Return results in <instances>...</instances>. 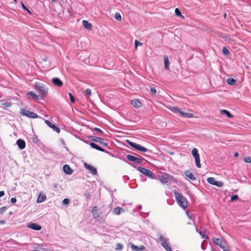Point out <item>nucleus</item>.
Wrapping results in <instances>:
<instances>
[{
    "label": "nucleus",
    "mask_w": 251,
    "mask_h": 251,
    "mask_svg": "<svg viewBox=\"0 0 251 251\" xmlns=\"http://www.w3.org/2000/svg\"><path fill=\"white\" fill-rule=\"evenodd\" d=\"M244 160L245 162L250 163L251 162V157L249 156L246 157L244 158Z\"/></svg>",
    "instance_id": "nucleus-41"
},
{
    "label": "nucleus",
    "mask_w": 251,
    "mask_h": 251,
    "mask_svg": "<svg viewBox=\"0 0 251 251\" xmlns=\"http://www.w3.org/2000/svg\"><path fill=\"white\" fill-rule=\"evenodd\" d=\"M223 52L225 55H228L230 54L229 51L226 47L223 48Z\"/></svg>",
    "instance_id": "nucleus-34"
},
{
    "label": "nucleus",
    "mask_w": 251,
    "mask_h": 251,
    "mask_svg": "<svg viewBox=\"0 0 251 251\" xmlns=\"http://www.w3.org/2000/svg\"><path fill=\"white\" fill-rule=\"evenodd\" d=\"M94 130L96 131H98V132H100V133L102 132V130L101 129H100V128H97V127H95L94 128Z\"/></svg>",
    "instance_id": "nucleus-51"
},
{
    "label": "nucleus",
    "mask_w": 251,
    "mask_h": 251,
    "mask_svg": "<svg viewBox=\"0 0 251 251\" xmlns=\"http://www.w3.org/2000/svg\"><path fill=\"white\" fill-rule=\"evenodd\" d=\"M135 50H137V47L138 46H142L143 45V43L138 41L137 40H135Z\"/></svg>",
    "instance_id": "nucleus-37"
},
{
    "label": "nucleus",
    "mask_w": 251,
    "mask_h": 251,
    "mask_svg": "<svg viewBox=\"0 0 251 251\" xmlns=\"http://www.w3.org/2000/svg\"><path fill=\"white\" fill-rule=\"evenodd\" d=\"M82 24L85 28L89 29V30H91L92 29V25L91 24L89 23L87 21L83 20Z\"/></svg>",
    "instance_id": "nucleus-24"
},
{
    "label": "nucleus",
    "mask_w": 251,
    "mask_h": 251,
    "mask_svg": "<svg viewBox=\"0 0 251 251\" xmlns=\"http://www.w3.org/2000/svg\"><path fill=\"white\" fill-rule=\"evenodd\" d=\"M6 209V206H3L0 208V214H2Z\"/></svg>",
    "instance_id": "nucleus-46"
},
{
    "label": "nucleus",
    "mask_w": 251,
    "mask_h": 251,
    "mask_svg": "<svg viewBox=\"0 0 251 251\" xmlns=\"http://www.w3.org/2000/svg\"><path fill=\"white\" fill-rule=\"evenodd\" d=\"M93 141L100 143L103 146H106L107 145V143L104 142V140L100 137H96L92 139Z\"/></svg>",
    "instance_id": "nucleus-17"
},
{
    "label": "nucleus",
    "mask_w": 251,
    "mask_h": 251,
    "mask_svg": "<svg viewBox=\"0 0 251 251\" xmlns=\"http://www.w3.org/2000/svg\"><path fill=\"white\" fill-rule=\"evenodd\" d=\"M192 154L195 160L196 166L198 168H200L201 167L200 163V155L198 153V151L196 148H193L192 150Z\"/></svg>",
    "instance_id": "nucleus-6"
},
{
    "label": "nucleus",
    "mask_w": 251,
    "mask_h": 251,
    "mask_svg": "<svg viewBox=\"0 0 251 251\" xmlns=\"http://www.w3.org/2000/svg\"><path fill=\"white\" fill-rule=\"evenodd\" d=\"M27 95H30L33 99L38 100L39 99V96L36 94V93L33 91H30L27 93Z\"/></svg>",
    "instance_id": "nucleus-30"
},
{
    "label": "nucleus",
    "mask_w": 251,
    "mask_h": 251,
    "mask_svg": "<svg viewBox=\"0 0 251 251\" xmlns=\"http://www.w3.org/2000/svg\"><path fill=\"white\" fill-rule=\"evenodd\" d=\"M85 96L87 98H89L90 96L91 95V90L89 88H87L84 93Z\"/></svg>",
    "instance_id": "nucleus-33"
},
{
    "label": "nucleus",
    "mask_w": 251,
    "mask_h": 251,
    "mask_svg": "<svg viewBox=\"0 0 251 251\" xmlns=\"http://www.w3.org/2000/svg\"><path fill=\"white\" fill-rule=\"evenodd\" d=\"M151 91L152 95H155L156 93V90L154 88H151Z\"/></svg>",
    "instance_id": "nucleus-48"
},
{
    "label": "nucleus",
    "mask_w": 251,
    "mask_h": 251,
    "mask_svg": "<svg viewBox=\"0 0 251 251\" xmlns=\"http://www.w3.org/2000/svg\"><path fill=\"white\" fill-rule=\"evenodd\" d=\"M115 18L118 21H121L122 20V17L120 14L118 12H116L115 13Z\"/></svg>",
    "instance_id": "nucleus-35"
},
{
    "label": "nucleus",
    "mask_w": 251,
    "mask_h": 251,
    "mask_svg": "<svg viewBox=\"0 0 251 251\" xmlns=\"http://www.w3.org/2000/svg\"><path fill=\"white\" fill-rule=\"evenodd\" d=\"M187 224L195 226V222L193 219H191V220H190V221L187 223Z\"/></svg>",
    "instance_id": "nucleus-45"
},
{
    "label": "nucleus",
    "mask_w": 251,
    "mask_h": 251,
    "mask_svg": "<svg viewBox=\"0 0 251 251\" xmlns=\"http://www.w3.org/2000/svg\"><path fill=\"white\" fill-rule=\"evenodd\" d=\"M220 113L222 114H226V116L228 118H233L234 117L233 115H232L231 114H230L229 111H228L227 110H225V109L221 110H220Z\"/></svg>",
    "instance_id": "nucleus-28"
},
{
    "label": "nucleus",
    "mask_w": 251,
    "mask_h": 251,
    "mask_svg": "<svg viewBox=\"0 0 251 251\" xmlns=\"http://www.w3.org/2000/svg\"><path fill=\"white\" fill-rule=\"evenodd\" d=\"M46 199V196L43 194H42L40 193L38 197L37 200V202H42L45 201Z\"/></svg>",
    "instance_id": "nucleus-23"
},
{
    "label": "nucleus",
    "mask_w": 251,
    "mask_h": 251,
    "mask_svg": "<svg viewBox=\"0 0 251 251\" xmlns=\"http://www.w3.org/2000/svg\"><path fill=\"white\" fill-rule=\"evenodd\" d=\"M179 115L185 118H193L194 117V114L190 112H185L182 111L181 110L180 112Z\"/></svg>",
    "instance_id": "nucleus-20"
},
{
    "label": "nucleus",
    "mask_w": 251,
    "mask_h": 251,
    "mask_svg": "<svg viewBox=\"0 0 251 251\" xmlns=\"http://www.w3.org/2000/svg\"><path fill=\"white\" fill-rule=\"evenodd\" d=\"M223 185H224L223 182H222V181H216V182L215 184V185L217 186L218 187H222L223 186Z\"/></svg>",
    "instance_id": "nucleus-40"
},
{
    "label": "nucleus",
    "mask_w": 251,
    "mask_h": 251,
    "mask_svg": "<svg viewBox=\"0 0 251 251\" xmlns=\"http://www.w3.org/2000/svg\"><path fill=\"white\" fill-rule=\"evenodd\" d=\"M124 209L120 207H116L113 209V213L117 215H120L122 212H124Z\"/></svg>",
    "instance_id": "nucleus-22"
},
{
    "label": "nucleus",
    "mask_w": 251,
    "mask_h": 251,
    "mask_svg": "<svg viewBox=\"0 0 251 251\" xmlns=\"http://www.w3.org/2000/svg\"><path fill=\"white\" fill-rule=\"evenodd\" d=\"M91 213L94 219H98L100 216V213L99 212L98 207L97 206H94L92 207Z\"/></svg>",
    "instance_id": "nucleus-11"
},
{
    "label": "nucleus",
    "mask_w": 251,
    "mask_h": 251,
    "mask_svg": "<svg viewBox=\"0 0 251 251\" xmlns=\"http://www.w3.org/2000/svg\"><path fill=\"white\" fill-rule=\"evenodd\" d=\"M169 109L174 113H178L179 114L180 113V112L181 111V110L178 107L174 106L170 107L169 108Z\"/></svg>",
    "instance_id": "nucleus-31"
},
{
    "label": "nucleus",
    "mask_w": 251,
    "mask_h": 251,
    "mask_svg": "<svg viewBox=\"0 0 251 251\" xmlns=\"http://www.w3.org/2000/svg\"><path fill=\"white\" fill-rule=\"evenodd\" d=\"M184 175L185 176V178L188 180H194L196 178L194 176V175L193 173L190 172L189 171H186L184 172Z\"/></svg>",
    "instance_id": "nucleus-12"
},
{
    "label": "nucleus",
    "mask_w": 251,
    "mask_h": 251,
    "mask_svg": "<svg viewBox=\"0 0 251 251\" xmlns=\"http://www.w3.org/2000/svg\"><path fill=\"white\" fill-rule=\"evenodd\" d=\"M22 5L25 10L27 11L29 13L31 14V11L24 5L23 3H22Z\"/></svg>",
    "instance_id": "nucleus-44"
},
{
    "label": "nucleus",
    "mask_w": 251,
    "mask_h": 251,
    "mask_svg": "<svg viewBox=\"0 0 251 251\" xmlns=\"http://www.w3.org/2000/svg\"><path fill=\"white\" fill-rule=\"evenodd\" d=\"M53 84L57 87H61L63 85L62 81L57 77H54L52 79Z\"/></svg>",
    "instance_id": "nucleus-14"
},
{
    "label": "nucleus",
    "mask_w": 251,
    "mask_h": 251,
    "mask_svg": "<svg viewBox=\"0 0 251 251\" xmlns=\"http://www.w3.org/2000/svg\"><path fill=\"white\" fill-rule=\"evenodd\" d=\"M207 181L209 183L215 185L216 180L214 177H210L207 179Z\"/></svg>",
    "instance_id": "nucleus-32"
},
{
    "label": "nucleus",
    "mask_w": 251,
    "mask_h": 251,
    "mask_svg": "<svg viewBox=\"0 0 251 251\" xmlns=\"http://www.w3.org/2000/svg\"><path fill=\"white\" fill-rule=\"evenodd\" d=\"M57 0H51V2H56Z\"/></svg>",
    "instance_id": "nucleus-56"
},
{
    "label": "nucleus",
    "mask_w": 251,
    "mask_h": 251,
    "mask_svg": "<svg viewBox=\"0 0 251 251\" xmlns=\"http://www.w3.org/2000/svg\"><path fill=\"white\" fill-rule=\"evenodd\" d=\"M5 223V221L4 220H0V225H2Z\"/></svg>",
    "instance_id": "nucleus-54"
},
{
    "label": "nucleus",
    "mask_w": 251,
    "mask_h": 251,
    "mask_svg": "<svg viewBox=\"0 0 251 251\" xmlns=\"http://www.w3.org/2000/svg\"><path fill=\"white\" fill-rule=\"evenodd\" d=\"M131 248L133 250H135L136 251H141L144 250L145 249V247L144 246H141V247H138L134 245L133 244H131Z\"/></svg>",
    "instance_id": "nucleus-26"
},
{
    "label": "nucleus",
    "mask_w": 251,
    "mask_h": 251,
    "mask_svg": "<svg viewBox=\"0 0 251 251\" xmlns=\"http://www.w3.org/2000/svg\"><path fill=\"white\" fill-rule=\"evenodd\" d=\"M28 227L35 230H40L42 228L40 225L36 223H31L28 225Z\"/></svg>",
    "instance_id": "nucleus-16"
},
{
    "label": "nucleus",
    "mask_w": 251,
    "mask_h": 251,
    "mask_svg": "<svg viewBox=\"0 0 251 251\" xmlns=\"http://www.w3.org/2000/svg\"><path fill=\"white\" fill-rule=\"evenodd\" d=\"M164 68H165V70H168L169 69L170 62H169L168 57L167 56H165L164 57Z\"/></svg>",
    "instance_id": "nucleus-25"
},
{
    "label": "nucleus",
    "mask_w": 251,
    "mask_h": 251,
    "mask_svg": "<svg viewBox=\"0 0 251 251\" xmlns=\"http://www.w3.org/2000/svg\"><path fill=\"white\" fill-rule=\"evenodd\" d=\"M34 87L39 93L41 99L47 95L48 89L44 84L36 82L34 84Z\"/></svg>",
    "instance_id": "nucleus-3"
},
{
    "label": "nucleus",
    "mask_w": 251,
    "mask_h": 251,
    "mask_svg": "<svg viewBox=\"0 0 251 251\" xmlns=\"http://www.w3.org/2000/svg\"><path fill=\"white\" fill-rule=\"evenodd\" d=\"M2 105L4 107H9L11 105V104L10 103H9V102H6V103H4L2 104Z\"/></svg>",
    "instance_id": "nucleus-47"
},
{
    "label": "nucleus",
    "mask_w": 251,
    "mask_h": 251,
    "mask_svg": "<svg viewBox=\"0 0 251 251\" xmlns=\"http://www.w3.org/2000/svg\"><path fill=\"white\" fill-rule=\"evenodd\" d=\"M17 200H16V198H11L10 199V202L12 203H16Z\"/></svg>",
    "instance_id": "nucleus-49"
},
{
    "label": "nucleus",
    "mask_w": 251,
    "mask_h": 251,
    "mask_svg": "<svg viewBox=\"0 0 251 251\" xmlns=\"http://www.w3.org/2000/svg\"><path fill=\"white\" fill-rule=\"evenodd\" d=\"M17 144L19 148L21 150L24 149L25 147V143L24 140L22 139H18L17 141Z\"/></svg>",
    "instance_id": "nucleus-19"
},
{
    "label": "nucleus",
    "mask_w": 251,
    "mask_h": 251,
    "mask_svg": "<svg viewBox=\"0 0 251 251\" xmlns=\"http://www.w3.org/2000/svg\"><path fill=\"white\" fill-rule=\"evenodd\" d=\"M45 123L50 128H52L53 130L55 131L57 133H59L60 131V129L57 127L56 126H55L54 125L52 124L50 122L49 120H46L45 121Z\"/></svg>",
    "instance_id": "nucleus-13"
},
{
    "label": "nucleus",
    "mask_w": 251,
    "mask_h": 251,
    "mask_svg": "<svg viewBox=\"0 0 251 251\" xmlns=\"http://www.w3.org/2000/svg\"><path fill=\"white\" fill-rule=\"evenodd\" d=\"M21 115L23 116H26L29 118H38V115L32 112H30L28 110L25 109H21L20 111Z\"/></svg>",
    "instance_id": "nucleus-7"
},
{
    "label": "nucleus",
    "mask_w": 251,
    "mask_h": 251,
    "mask_svg": "<svg viewBox=\"0 0 251 251\" xmlns=\"http://www.w3.org/2000/svg\"><path fill=\"white\" fill-rule=\"evenodd\" d=\"M84 166L86 169L89 170L93 175H95L97 173L96 168L92 166L90 164H88L86 163H84Z\"/></svg>",
    "instance_id": "nucleus-10"
},
{
    "label": "nucleus",
    "mask_w": 251,
    "mask_h": 251,
    "mask_svg": "<svg viewBox=\"0 0 251 251\" xmlns=\"http://www.w3.org/2000/svg\"><path fill=\"white\" fill-rule=\"evenodd\" d=\"M239 156V153L237 152H236L234 154V156L235 157H237Z\"/></svg>",
    "instance_id": "nucleus-53"
},
{
    "label": "nucleus",
    "mask_w": 251,
    "mask_h": 251,
    "mask_svg": "<svg viewBox=\"0 0 251 251\" xmlns=\"http://www.w3.org/2000/svg\"><path fill=\"white\" fill-rule=\"evenodd\" d=\"M132 105L136 108H139L142 106V103L138 99H134L131 101Z\"/></svg>",
    "instance_id": "nucleus-21"
},
{
    "label": "nucleus",
    "mask_w": 251,
    "mask_h": 251,
    "mask_svg": "<svg viewBox=\"0 0 251 251\" xmlns=\"http://www.w3.org/2000/svg\"><path fill=\"white\" fill-rule=\"evenodd\" d=\"M69 97H70V100H71V102L72 103H74L75 102V98L73 96V95L72 94V93H69Z\"/></svg>",
    "instance_id": "nucleus-39"
},
{
    "label": "nucleus",
    "mask_w": 251,
    "mask_h": 251,
    "mask_svg": "<svg viewBox=\"0 0 251 251\" xmlns=\"http://www.w3.org/2000/svg\"><path fill=\"white\" fill-rule=\"evenodd\" d=\"M137 155L138 157H136L132 155L128 154L126 156V158L128 160L130 161L133 162L137 164H140L143 161L144 158L139 155Z\"/></svg>",
    "instance_id": "nucleus-5"
},
{
    "label": "nucleus",
    "mask_w": 251,
    "mask_h": 251,
    "mask_svg": "<svg viewBox=\"0 0 251 251\" xmlns=\"http://www.w3.org/2000/svg\"><path fill=\"white\" fill-rule=\"evenodd\" d=\"M4 192L3 191H0V197H1L4 195Z\"/></svg>",
    "instance_id": "nucleus-52"
},
{
    "label": "nucleus",
    "mask_w": 251,
    "mask_h": 251,
    "mask_svg": "<svg viewBox=\"0 0 251 251\" xmlns=\"http://www.w3.org/2000/svg\"><path fill=\"white\" fill-rule=\"evenodd\" d=\"M188 111H191V112H192V110H188Z\"/></svg>",
    "instance_id": "nucleus-59"
},
{
    "label": "nucleus",
    "mask_w": 251,
    "mask_h": 251,
    "mask_svg": "<svg viewBox=\"0 0 251 251\" xmlns=\"http://www.w3.org/2000/svg\"><path fill=\"white\" fill-rule=\"evenodd\" d=\"M174 195L178 205L184 209L187 208L188 201L186 198L176 191L174 192Z\"/></svg>",
    "instance_id": "nucleus-1"
},
{
    "label": "nucleus",
    "mask_w": 251,
    "mask_h": 251,
    "mask_svg": "<svg viewBox=\"0 0 251 251\" xmlns=\"http://www.w3.org/2000/svg\"><path fill=\"white\" fill-rule=\"evenodd\" d=\"M239 198L238 196L236 195H233L232 197H231V201H234L235 200H237Z\"/></svg>",
    "instance_id": "nucleus-43"
},
{
    "label": "nucleus",
    "mask_w": 251,
    "mask_h": 251,
    "mask_svg": "<svg viewBox=\"0 0 251 251\" xmlns=\"http://www.w3.org/2000/svg\"><path fill=\"white\" fill-rule=\"evenodd\" d=\"M138 170L143 174L151 178H153L154 177V175L153 173L149 170L141 167H139Z\"/></svg>",
    "instance_id": "nucleus-9"
},
{
    "label": "nucleus",
    "mask_w": 251,
    "mask_h": 251,
    "mask_svg": "<svg viewBox=\"0 0 251 251\" xmlns=\"http://www.w3.org/2000/svg\"><path fill=\"white\" fill-rule=\"evenodd\" d=\"M90 146L94 148V149H95L98 151H104V150L101 148L99 146L97 145V144L94 143H90L89 144Z\"/></svg>",
    "instance_id": "nucleus-27"
},
{
    "label": "nucleus",
    "mask_w": 251,
    "mask_h": 251,
    "mask_svg": "<svg viewBox=\"0 0 251 251\" xmlns=\"http://www.w3.org/2000/svg\"><path fill=\"white\" fill-rule=\"evenodd\" d=\"M15 2H17V0H14Z\"/></svg>",
    "instance_id": "nucleus-58"
},
{
    "label": "nucleus",
    "mask_w": 251,
    "mask_h": 251,
    "mask_svg": "<svg viewBox=\"0 0 251 251\" xmlns=\"http://www.w3.org/2000/svg\"><path fill=\"white\" fill-rule=\"evenodd\" d=\"M169 154H171V155H173V154H174V152H170Z\"/></svg>",
    "instance_id": "nucleus-57"
},
{
    "label": "nucleus",
    "mask_w": 251,
    "mask_h": 251,
    "mask_svg": "<svg viewBox=\"0 0 251 251\" xmlns=\"http://www.w3.org/2000/svg\"><path fill=\"white\" fill-rule=\"evenodd\" d=\"M69 202H70V200L68 199L65 198L63 200V203L64 204H68L69 203Z\"/></svg>",
    "instance_id": "nucleus-42"
},
{
    "label": "nucleus",
    "mask_w": 251,
    "mask_h": 251,
    "mask_svg": "<svg viewBox=\"0 0 251 251\" xmlns=\"http://www.w3.org/2000/svg\"><path fill=\"white\" fill-rule=\"evenodd\" d=\"M64 173L68 175H71L73 174V171L68 165H64L63 167Z\"/></svg>",
    "instance_id": "nucleus-18"
},
{
    "label": "nucleus",
    "mask_w": 251,
    "mask_h": 251,
    "mask_svg": "<svg viewBox=\"0 0 251 251\" xmlns=\"http://www.w3.org/2000/svg\"><path fill=\"white\" fill-rule=\"evenodd\" d=\"M226 82L229 85L233 86V85H234L236 84V81L235 79H234L233 78H228L226 80Z\"/></svg>",
    "instance_id": "nucleus-29"
},
{
    "label": "nucleus",
    "mask_w": 251,
    "mask_h": 251,
    "mask_svg": "<svg viewBox=\"0 0 251 251\" xmlns=\"http://www.w3.org/2000/svg\"><path fill=\"white\" fill-rule=\"evenodd\" d=\"M126 142L132 148L142 152H146L148 151V149L141 146L139 144L133 143L129 140H126Z\"/></svg>",
    "instance_id": "nucleus-8"
},
{
    "label": "nucleus",
    "mask_w": 251,
    "mask_h": 251,
    "mask_svg": "<svg viewBox=\"0 0 251 251\" xmlns=\"http://www.w3.org/2000/svg\"><path fill=\"white\" fill-rule=\"evenodd\" d=\"M213 241L225 251H230V247L226 240L223 238H213Z\"/></svg>",
    "instance_id": "nucleus-2"
},
{
    "label": "nucleus",
    "mask_w": 251,
    "mask_h": 251,
    "mask_svg": "<svg viewBox=\"0 0 251 251\" xmlns=\"http://www.w3.org/2000/svg\"><path fill=\"white\" fill-rule=\"evenodd\" d=\"M175 12L176 15L177 16L183 17V16L182 15L181 12L177 8L175 9Z\"/></svg>",
    "instance_id": "nucleus-36"
},
{
    "label": "nucleus",
    "mask_w": 251,
    "mask_h": 251,
    "mask_svg": "<svg viewBox=\"0 0 251 251\" xmlns=\"http://www.w3.org/2000/svg\"><path fill=\"white\" fill-rule=\"evenodd\" d=\"M199 233L202 236V238L204 237V235L201 231H200Z\"/></svg>",
    "instance_id": "nucleus-55"
},
{
    "label": "nucleus",
    "mask_w": 251,
    "mask_h": 251,
    "mask_svg": "<svg viewBox=\"0 0 251 251\" xmlns=\"http://www.w3.org/2000/svg\"><path fill=\"white\" fill-rule=\"evenodd\" d=\"M123 248V245L121 243H118L116 244V250L121 251Z\"/></svg>",
    "instance_id": "nucleus-38"
},
{
    "label": "nucleus",
    "mask_w": 251,
    "mask_h": 251,
    "mask_svg": "<svg viewBox=\"0 0 251 251\" xmlns=\"http://www.w3.org/2000/svg\"><path fill=\"white\" fill-rule=\"evenodd\" d=\"M186 214L187 215V216H188V218L190 220H191V219H193L192 216L189 214V212L188 211H187L186 212Z\"/></svg>",
    "instance_id": "nucleus-50"
},
{
    "label": "nucleus",
    "mask_w": 251,
    "mask_h": 251,
    "mask_svg": "<svg viewBox=\"0 0 251 251\" xmlns=\"http://www.w3.org/2000/svg\"><path fill=\"white\" fill-rule=\"evenodd\" d=\"M159 241L162 246L167 251H172V248L169 242V240L162 235L159 236Z\"/></svg>",
    "instance_id": "nucleus-4"
},
{
    "label": "nucleus",
    "mask_w": 251,
    "mask_h": 251,
    "mask_svg": "<svg viewBox=\"0 0 251 251\" xmlns=\"http://www.w3.org/2000/svg\"><path fill=\"white\" fill-rule=\"evenodd\" d=\"M169 176V175L164 174L159 176V179L162 183H167Z\"/></svg>",
    "instance_id": "nucleus-15"
}]
</instances>
